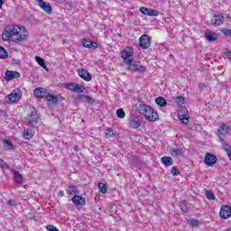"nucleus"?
<instances>
[{
    "mask_svg": "<svg viewBox=\"0 0 231 231\" xmlns=\"http://www.w3.org/2000/svg\"><path fill=\"white\" fill-rule=\"evenodd\" d=\"M26 29L24 26L7 25L2 34L3 41H11L12 42H23L26 41Z\"/></svg>",
    "mask_w": 231,
    "mask_h": 231,
    "instance_id": "f257e3e1",
    "label": "nucleus"
},
{
    "mask_svg": "<svg viewBox=\"0 0 231 231\" xmlns=\"http://www.w3.org/2000/svg\"><path fill=\"white\" fill-rule=\"evenodd\" d=\"M137 111L139 114H141L143 116H145V118L148 120V122H156L158 118H160V116H158V113L152 109V107L145 105V104H140L137 106Z\"/></svg>",
    "mask_w": 231,
    "mask_h": 231,
    "instance_id": "f03ea898",
    "label": "nucleus"
},
{
    "mask_svg": "<svg viewBox=\"0 0 231 231\" xmlns=\"http://www.w3.org/2000/svg\"><path fill=\"white\" fill-rule=\"evenodd\" d=\"M24 122L26 125H30L31 127H35V125L39 124V113H37V109H35V107H29L27 115L24 117Z\"/></svg>",
    "mask_w": 231,
    "mask_h": 231,
    "instance_id": "7ed1b4c3",
    "label": "nucleus"
},
{
    "mask_svg": "<svg viewBox=\"0 0 231 231\" xmlns=\"http://www.w3.org/2000/svg\"><path fill=\"white\" fill-rule=\"evenodd\" d=\"M21 90L19 88L14 89L11 94L6 96L4 99V104H15L21 100Z\"/></svg>",
    "mask_w": 231,
    "mask_h": 231,
    "instance_id": "20e7f679",
    "label": "nucleus"
},
{
    "mask_svg": "<svg viewBox=\"0 0 231 231\" xmlns=\"http://www.w3.org/2000/svg\"><path fill=\"white\" fill-rule=\"evenodd\" d=\"M133 55H134V52L131 47H126L121 52V57L124 60L125 64H131V62L134 60V57Z\"/></svg>",
    "mask_w": 231,
    "mask_h": 231,
    "instance_id": "39448f33",
    "label": "nucleus"
},
{
    "mask_svg": "<svg viewBox=\"0 0 231 231\" xmlns=\"http://www.w3.org/2000/svg\"><path fill=\"white\" fill-rule=\"evenodd\" d=\"M128 65L127 69L128 71L137 72V73H144L145 66L141 65L135 61L126 63Z\"/></svg>",
    "mask_w": 231,
    "mask_h": 231,
    "instance_id": "423d86ee",
    "label": "nucleus"
},
{
    "mask_svg": "<svg viewBox=\"0 0 231 231\" xmlns=\"http://www.w3.org/2000/svg\"><path fill=\"white\" fill-rule=\"evenodd\" d=\"M151 37L147 34H143L139 38V46L140 48H143V50H147L151 46Z\"/></svg>",
    "mask_w": 231,
    "mask_h": 231,
    "instance_id": "0eeeda50",
    "label": "nucleus"
},
{
    "mask_svg": "<svg viewBox=\"0 0 231 231\" xmlns=\"http://www.w3.org/2000/svg\"><path fill=\"white\" fill-rule=\"evenodd\" d=\"M230 127L226 124H222L221 126L217 130V134L218 138L223 142L225 140V135L228 134Z\"/></svg>",
    "mask_w": 231,
    "mask_h": 231,
    "instance_id": "6e6552de",
    "label": "nucleus"
},
{
    "mask_svg": "<svg viewBox=\"0 0 231 231\" xmlns=\"http://www.w3.org/2000/svg\"><path fill=\"white\" fill-rule=\"evenodd\" d=\"M204 163L208 167H213V165H216V163H217V157H216V155L212 153H206Z\"/></svg>",
    "mask_w": 231,
    "mask_h": 231,
    "instance_id": "1a4fd4ad",
    "label": "nucleus"
},
{
    "mask_svg": "<svg viewBox=\"0 0 231 231\" xmlns=\"http://www.w3.org/2000/svg\"><path fill=\"white\" fill-rule=\"evenodd\" d=\"M220 217L228 219L231 217V207L228 205L223 206L220 209Z\"/></svg>",
    "mask_w": 231,
    "mask_h": 231,
    "instance_id": "9d476101",
    "label": "nucleus"
},
{
    "mask_svg": "<svg viewBox=\"0 0 231 231\" xmlns=\"http://www.w3.org/2000/svg\"><path fill=\"white\" fill-rule=\"evenodd\" d=\"M21 77V73L17 71L6 70L4 79L7 81L14 80V79H19Z\"/></svg>",
    "mask_w": 231,
    "mask_h": 231,
    "instance_id": "9b49d317",
    "label": "nucleus"
},
{
    "mask_svg": "<svg viewBox=\"0 0 231 231\" xmlns=\"http://www.w3.org/2000/svg\"><path fill=\"white\" fill-rule=\"evenodd\" d=\"M78 74L80 77V79H83V80H86L87 82L91 81L92 77L88 70L84 69H78Z\"/></svg>",
    "mask_w": 231,
    "mask_h": 231,
    "instance_id": "f8f14e48",
    "label": "nucleus"
},
{
    "mask_svg": "<svg viewBox=\"0 0 231 231\" xmlns=\"http://www.w3.org/2000/svg\"><path fill=\"white\" fill-rule=\"evenodd\" d=\"M223 19H225L223 14H214V18L210 20V23L214 26H221L223 24Z\"/></svg>",
    "mask_w": 231,
    "mask_h": 231,
    "instance_id": "ddd939ff",
    "label": "nucleus"
},
{
    "mask_svg": "<svg viewBox=\"0 0 231 231\" xmlns=\"http://www.w3.org/2000/svg\"><path fill=\"white\" fill-rule=\"evenodd\" d=\"M38 3H39V6L42 9H43V11L46 14H51V12H53V9L50 4L44 2L43 0H38Z\"/></svg>",
    "mask_w": 231,
    "mask_h": 231,
    "instance_id": "4468645a",
    "label": "nucleus"
},
{
    "mask_svg": "<svg viewBox=\"0 0 231 231\" xmlns=\"http://www.w3.org/2000/svg\"><path fill=\"white\" fill-rule=\"evenodd\" d=\"M71 201L72 203H74V205H76V207L86 205V199L79 195H75L71 199Z\"/></svg>",
    "mask_w": 231,
    "mask_h": 231,
    "instance_id": "2eb2a0df",
    "label": "nucleus"
},
{
    "mask_svg": "<svg viewBox=\"0 0 231 231\" xmlns=\"http://www.w3.org/2000/svg\"><path fill=\"white\" fill-rule=\"evenodd\" d=\"M62 97L60 95L55 96L53 94H49L46 96V99L48 104H58L59 100H60Z\"/></svg>",
    "mask_w": 231,
    "mask_h": 231,
    "instance_id": "dca6fc26",
    "label": "nucleus"
},
{
    "mask_svg": "<svg viewBox=\"0 0 231 231\" xmlns=\"http://www.w3.org/2000/svg\"><path fill=\"white\" fill-rule=\"evenodd\" d=\"M205 36L208 42H214V41H217V35L209 30L206 31Z\"/></svg>",
    "mask_w": 231,
    "mask_h": 231,
    "instance_id": "f3484780",
    "label": "nucleus"
},
{
    "mask_svg": "<svg viewBox=\"0 0 231 231\" xmlns=\"http://www.w3.org/2000/svg\"><path fill=\"white\" fill-rule=\"evenodd\" d=\"M161 162L165 167H171V165H174V160H172V157L170 156L162 157Z\"/></svg>",
    "mask_w": 231,
    "mask_h": 231,
    "instance_id": "a211bd4d",
    "label": "nucleus"
},
{
    "mask_svg": "<svg viewBox=\"0 0 231 231\" xmlns=\"http://www.w3.org/2000/svg\"><path fill=\"white\" fill-rule=\"evenodd\" d=\"M171 156H183V154H185V151L182 150L181 147H178V148H172L171 151H170Z\"/></svg>",
    "mask_w": 231,
    "mask_h": 231,
    "instance_id": "6ab92c4d",
    "label": "nucleus"
},
{
    "mask_svg": "<svg viewBox=\"0 0 231 231\" xmlns=\"http://www.w3.org/2000/svg\"><path fill=\"white\" fill-rule=\"evenodd\" d=\"M82 44H83L84 48H88L89 50H91V48H97V46H98V44H97V42H91V41L86 40V39H84L82 41Z\"/></svg>",
    "mask_w": 231,
    "mask_h": 231,
    "instance_id": "aec40b11",
    "label": "nucleus"
},
{
    "mask_svg": "<svg viewBox=\"0 0 231 231\" xmlns=\"http://www.w3.org/2000/svg\"><path fill=\"white\" fill-rule=\"evenodd\" d=\"M78 100H81V102H85L88 104H93V102H95V100H93V97L86 95H79Z\"/></svg>",
    "mask_w": 231,
    "mask_h": 231,
    "instance_id": "412c9836",
    "label": "nucleus"
},
{
    "mask_svg": "<svg viewBox=\"0 0 231 231\" xmlns=\"http://www.w3.org/2000/svg\"><path fill=\"white\" fill-rule=\"evenodd\" d=\"M142 125V122L138 117H134L130 120V127H133V129H138L140 125Z\"/></svg>",
    "mask_w": 231,
    "mask_h": 231,
    "instance_id": "4be33fe9",
    "label": "nucleus"
},
{
    "mask_svg": "<svg viewBox=\"0 0 231 231\" xmlns=\"http://www.w3.org/2000/svg\"><path fill=\"white\" fill-rule=\"evenodd\" d=\"M155 104L159 106L160 107H167V99L163 97H159L155 98Z\"/></svg>",
    "mask_w": 231,
    "mask_h": 231,
    "instance_id": "5701e85b",
    "label": "nucleus"
},
{
    "mask_svg": "<svg viewBox=\"0 0 231 231\" xmlns=\"http://www.w3.org/2000/svg\"><path fill=\"white\" fill-rule=\"evenodd\" d=\"M44 88H38L34 89V97H37L38 98H46V95H44Z\"/></svg>",
    "mask_w": 231,
    "mask_h": 231,
    "instance_id": "b1692460",
    "label": "nucleus"
},
{
    "mask_svg": "<svg viewBox=\"0 0 231 231\" xmlns=\"http://www.w3.org/2000/svg\"><path fill=\"white\" fill-rule=\"evenodd\" d=\"M13 174L14 176V180L18 185H23V175L17 171H14Z\"/></svg>",
    "mask_w": 231,
    "mask_h": 231,
    "instance_id": "393cba45",
    "label": "nucleus"
},
{
    "mask_svg": "<svg viewBox=\"0 0 231 231\" xmlns=\"http://www.w3.org/2000/svg\"><path fill=\"white\" fill-rule=\"evenodd\" d=\"M35 60L36 62L39 64V66H41L42 68H43V69H47V67H46V60H44V59L39 57V56H36L35 57Z\"/></svg>",
    "mask_w": 231,
    "mask_h": 231,
    "instance_id": "a878e982",
    "label": "nucleus"
},
{
    "mask_svg": "<svg viewBox=\"0 0 231 231\" xmlns=\"http://www.w3.org/2000/svg\"><path fill=\"white\" fill-rule=\"evenodd\" d=\"M68 190L70 196H77V194H79V188H77V186H69Z\"/></svg>",
    "mask_w": 231,
    "mask_h": 231,
    "instance_id": "bb28decb",
    "label": "nucleus"
},
{
    "mask_svg": "<svg viewBox=\"0 0 231 231\" xmlns=\"http://www.w3.org/2000/svg\"><path fill=\"white\" fill-rule=\"evenodd\" d=\"M86 91V88L80 84H77L74 87V93H84Z\"/></svg>",
    "mask_w": 231,
    "mask_h": 231,
    "instance_id": "cd10ccee",
    "label": "nucleus"
},
{
    "mask_svg": "<svg viewBox=\"0 0 231 231\" xmlns=\"http://www.w3.org/2000/svg\"><path fill=\"white\" fill-rule=\"evenodd\" d=\"M179 118L182 121V124H189V115L180 113Z\"/></svg>",
    "mask_w": 231,
    "mask_h": 231,
    "instance_id": "c85d7f7f",
    "label": "nucleus"
},
{
    "mask_svg": "<svg viewBox=\"0 0 231 231\" xmlns=\"http://www.w3.org/2000/svg\"><path fill=\"white\" fill-rule=\"evenodd\" d=\"M97 187L100 190V192H102V194H106L107 193V186L102 182H99L97 184Z\"/></svg>",
    "mask_w": 231,
    "mask_h": 231,
    "instance_id": "c756f323",
    "label": "nucleus"
},
{
    "mask_svg": "<svg viewBox=\"0 0 231 231\" xmlns=\"http://www.w3.org/2000/svg\"><path fill=\"white\" fill-rule=\"evenodd\" d=\"M23 137L26 140H32V138H33V133L32 131H30V130H24Z\"/></svg>",
    "mask_w": 231,
    "mask_h": 231,
    "instance_id": "7c9ffc66",
    "label": "nucleus"
},
{
    "mask_svg": "<svg viewBox=\"0 0 231 231\" xmlns=\"http://www.w3.org/2000/svg\"><path fill=\"white\" fill-rule=\"evenodd\" d=\"M105 134H106V136H108V138H115L116 134V131L107 129L106 131H105Z\"/></svg>",
    "mask_w": 231,
    "mask_h": 231,
    "instance_id": "2f4dec72",
    "label": "nucleus"
},
{
    "mask_svg": "<svg viewBox=\"0 0 231 231\" xmlns=\"http://www.w3.org/2000/svg\"><path fill=\"white\" fill-rule=\"evenodd\" d=\"M206 198L207 199L214 200L216 199V195H214V192H212V190L208 189L206 190Z\"/></svg>",
    "mask_w": 231,
    "mask_h": 231,
    "instance_id": "473e14b6",
    "label": "nucleus"
},
{
    "mask_svg": "<svg viewBox=\"0 0 231 231\" xmlns=\"http://www.w3.org/2000/svg\"><path fill=\"white\" fill-rule=\"evenodd\" d=\"M160 15V12L155 9H149L148 16L149 17H158Z\"/></svg>",
    "mask_w": 231,
    "mask_h": 231,
    "instance_id": "72a5a7b5",
    "label": "nucleus"
},
{
    "mask_svg": "<svg viewBox=\"0 0 231 231\" xmlns=\"http://www.w3.org/2000/svg\"><path fill=\"white\" fill-rule=\"evenodd\" d=\"M0 59H8V52L3 46H0Z\"/></svg>",
    "mask_w": 231,
    "mask_h": 231,
    "instance_id": "f704fd0d",
    "label": "nucleus"
},
{
    "mask_svg": "<svg viewBox=\"0 0 231 231\" xmlns=\"http://www.w3.org/2000/svg\"><path fill=\"white\" fill-rule=\"evenodd\" d=\"M116 116L117 118H125V112L124 111L123 108H118L116 110Z\"/></svg>",
    "mask_w": 231,
    "mask_h": 231,
    "instance_id": "c9c22d12",
    "label": "nucleus"
},
{
    "mask_svg": "<svg viewBox=\"0 0 231 231\" xmlns=\"http://www.w3.org/2000/svg\"><path fill=\"white\" fill-rule=\"evenodd\" d=\"M174 100H175L176 104L178 106H180V104H183L185 102V97H183V96H178V97H174Z\"/></svg>",
    "mask_w": 231,
    "mask_h": 231,
    "instance_id": "e433bc0d",
    "label": "nucleus"
},
{
    "mask_svg": "<svg viewBox=\"0 0 231 231\" xmlns=\"http://www.w3.org/2000/svg\"><path fill=\"white\" fill-rule=\"evenodd\" d=\"M75 86H76V83H67L66 88L67 89H69L70 91L75 92Z\"/></svg>",
    "mask_w": 231,
    "mask_h": 231,
    "instance_id": "4c0bfd02",
    "label": "nucleus"
},
{
    "mask_svg": "<svg viewBox=\"0 0 231 231\" xmlns=\"http://www.w3.org/2000/svg\"><path fill=\"white\" fill-rule=\"evenodd\" d=\"M149 8L147 7H140L139 11L141 14H143V15H149Z\"/></svg>",
    "mask_w": 231,
    "mask_h": 231,
    "instance_id": "58836bf2",
    "label": "nucleus"
},
{
    "mask_svg": "<svg viewBox=\"0 0 231 231\" xmlns=\"http://www.w3.org/2000/svg\"><path fill=\"white\" fill-rule=\"evenodd\" d=\"M46 230L48 231H59V229L57 228V226H53V225H48L46 226Z\"/></svg>",
    "mask_w": 231,
    "mask_h": 231,
    "instance_id": "ea45409f",
    "label": "nucleus"
},
{
    "mask_svg": "<svg viewBox=\"0 0 231 231\" xmlns=\"http://www.w3.org/2000/svg\"><path fill=\"white\" fill-rule=\"evenodd\" d=\"M189 225L191 226H198V225H199V221H198L197 219H190L189 220Z\"/></svg>",
    "mask_w": 231,
    "mask_h": 231,
    "instance_id": "a19ab883",
    "label": "nucleus"
},
{
    "mask_svg": "<svg viewBox=\"0 0 231 231\" xmlns=\"http://www.w3.org/2000/svg\"><path fill=\"white\" fill-rule=\"evenodd\" d=\"M171 174H172V176H178L180 174V171H178V168L172 167L171 168Z\"/></svg>",
    "mask_w": 231,
    "mask_h": 231,
    "instance_id": "79ce46f5",
    "label": "nucleus"
},
{
    "mask_svg": "<svg viewBox=\"0 0 231 231\" xmlns=\"http://www.w3.org/2000/svg\"><path fill=\"white\" fill-rule=\"evenodd\" d=\"M4 144L5 147H14V143H12V141L10 140H4Z\"/></svg>",
    "mask_w": 231,
    "mask_h": 231,
    "instance_id": "37998d69",
    "label": "nucleus"
},
{
    "mask_svg": "<svg viewBox=\"0 0 231 231\" xmlns=\"http://www.w3.org/2000/svg\"><path fill=\"white\" fill-rule=\"evenodd\" d=\"M199 88L201 91H207V84L205 83H199Z\"/></svg>",
    "mask_w": 231,
    "mask_h": 231,
    "instance_id": "c03bdc74",
    "label": "nucleus"
},
{
    "mask_svg": "<svg viewBox=\"0 0 231 231\" xmlns=\"http://www.w3.org/2000/svg\"><path fill=\"white\" fill-rule=\"evenodd\" d=\"M180 209L184 213L189 212V208H187V206L185 204L180 205Z\"/></svg>",
    "mask_w": 231,
    "mask_h": 231,
    "instance_id": "a18cd8bd",
    "label": "nucleus"
},
{
    "mask_svg": "<svg viewBox=\"0 0 231 231\" xmlns=\"http://www.w3.org/2000/svg\"><path fill=\"white\" fill-rule=\"evenodd\" d=\"M7 205H8L9 207H14V205H15V200H14V199H9V200L7 201Z\"/></svg>",
    "mask_w": 231,
    "mask_h": 231,
    "instance_id": "49530a36",
    "label": "nucleus"
},
{
    "mask_svg": "<svg viewBox=\"0 0 231 231\" xmlns=\"http://www.w3.org/2000/svg\"><path fill=\"white\" fill-rule=\"evenodd\" d=\"M59 196H60V198H64V190H60Z\"/></svg>",
    "mask_w": 231,
    "mask_h": 231,
    "instance_id": "de8ad7c7",
    "label": "nucleus"
},
{
    "mask_svg": "<svg viewBox=\"0 0 231 231\" xmlns=\"http://www.w3.org/2000/svg\"><path fill=\"white\" fill-rule=\"evenodd\" d=\"M226 57H228L229 60H231V51H227V52L226 53Z\"/></svg>",
    "mask_w": 231,
    "mask_h": 231,
    "instance_id": "09e8293b",
    "label": "nucleus"
},
{
    "mask_svg": "<svg viewBox=\"0 0 231 231\" xmlns=\"http://www.w3.org/2000/svg\"><path fill=\"white\" fill-rule=\"evenodd\" d=\"M4 5H5V0H0V8H3Z\"/></svg>",
    "mask_w": 231,
    "mask_h": 231,
    "instance_id": "8fccbe9b",
    "label": "nucleus"
},
{
    "mask_svg": "<svg viewBox=\"0 0 231 231\" xmlns=\"http://www.w3.org/2000/svg\"><path fill=\"white\" fill-rule=\"evenodd\" d=\"M79 146H77V145L74 146V151L79 152Z\"/></svg>",
    "mask_w": 231,
    "mask_h": 231,
    "instance_id": "3c124183",
    "label": "nucleus"
},
{
    "mask_svg": "<svg viewBox=\"0 0 231 231\" xmlns=\"http://www.w3.org/2000/svg\"><path fill=\"white\" fill-rule=\"evenodd\" d=\"M226 231H231V228H227V229H226Z\"/></svg>",
    "mask_w": 231,
    "mask_h": 231,
    "instance_id": "603ef678",
    "label": "nucleus"
},
{
    "mask_svg": "<svg viewBox=\"0 0 231 231\" xmlns=\"http://www.w3.org/2000/svg\"><path fill=\"white\" fill-rule=\"evenodd\" d=\"M182 111H187V108H182Z\"/></svg>",
    "mask_w": 231,
    "mask_h": 231,
    "instance_id": "864d4df0",
    "label": "nucleus"
}]
</instances>
